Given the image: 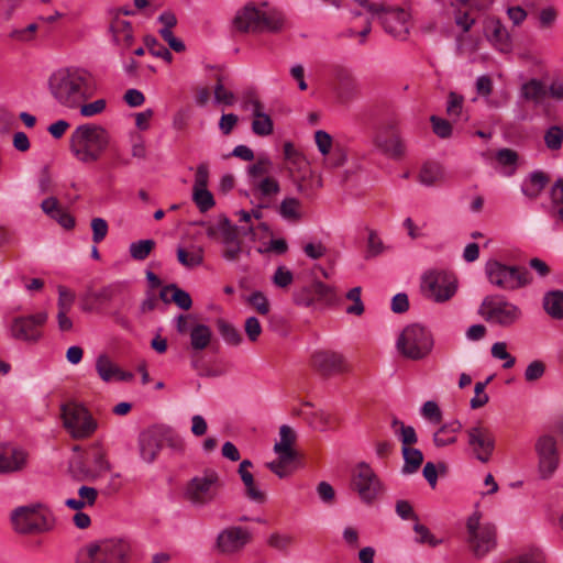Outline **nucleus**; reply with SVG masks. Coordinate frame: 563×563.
Wrapping results in <instances>:
<instances>
[{
  "label": "nucleus",
  "mask_w": 563,
  "mask_h": 563,
  "mask_svg": "<svg viewBox=\"0 0 563 563\" xmlns=\"http://www.w3.org/2000/svg\"><path fill=\"white\" fill-rule=\"evenodd\" d=\"M48 88L55 100L67 108H77L96 89L93 75L85 68L68 67L53 73Z\"/></svg>",
  "instance_id": "obj_1"
},
{
  "label": "nucleus",
  "mask_w": 563,
  "mask_h": 563,
  "mask_svg": "<svg viewBox=\"0 0 563 563\" xmlns=\"http://www.w3.org/2000/svg\"><path fill=\"white\" fill-rule=\"evenodd\" d=\"M285 16L277 8L262 7L254 3L245 4L233 19V26L241 33H278L283 30Z\"/></svg>",
  "instance_id": "obj_2"
},
{
  "label": "nucleus",
  "mask_w": 563,
  "mask_h": 563,
  "mask_svg": "<svg viewBox=\"0 0 563 563\" xmlns=\"http://www.w3.org/2000/svg\"><path fill=\"white\" fill-rule=\"evenodd\" d=\"M110 134L101 125L86 123L78 125L70 135L69 148L81 163L97 162L110 144Z\"/></svg>",
  "instance_id": "obj_3"
},
{
  "label": "nucleus",
  "mask_w": 563,
  "mask_h": 563,
  "mask_svg": "<svg viewBox=\"0 0 563 563\" xmlns=\"http://www.w3.org/2000/svg\"><path fill=\"white\" fill-rule=\"evenodd\" d=\"M434 340L431 332L419 323L407 325L399 334L396 347L408 360L420 361L432 351Z\"/></svg>",
  "instance_id": "obj_4"
},
{
  "label": "nucleus",
  "mask_w": 563,
  "mask_h": 563,
  "mask_svg": "<svg viewBox=\"0 0 563 563\" xmlns=\"http://www.w3.org/2000/svg\"><path fill=\"white\" fill-rule=\"evenodd\" d=\"M222 483L219 474L213 470H206L202 475L192 477L185 489L186 499L195 507H203L213 503Z\"/></svg>",
  "instance_id": "obj_5"
},
{
  "label": "nucleus",
  "mask_w": 563,
  "mask_h": 563,
  "mask_svg": "<svg viewBox=\"0 0 563 563\" xmlns=\"http://www.w3.org/2000/svg\"><path fill=\"white\" fill-rule=\"evenodd\" d=\"M131 551L123 539H104L86 547L87 558L77 563H126Z\"/></svg>",
  "instance_id": "obj_6"
},
{
  "label": "nucleus",
  "mask_w": 563,
  "mask_h": 563,
  "mask_svg": "<svg viewBox=\"0 0 563 563\" xmlns=\"http://www.w3.org/2000/svg\"><path fill=\"white\" fill-rule=\"evenodd\" d=\"M110 467L104 452L99 448L87 455L76 456L69 462V473L78 482H93L110 471Z\"/></svg>",
  "instance_id": "obj_7"
},
{
  "label": "nucleus",
  "mask_w": 563,
  "mask_h": 563,
  "mask_svg": "<svg viewBox=\"0 0 563 563\" xmlns=\"http://www.w3.org/2000/svg\"><path fill=\"white\" fill-rule=\"evenodd\" d=\"M485 272L492 284L507 290L521 288L531 282L530 273L526 267L508 266L496 260L486 263Z\"/></svg>",
  "instance_id": "obj_8"
},
{
  "label": "nucleus",
  "mask_w": 563,
  "mask_h": 563,
  "mask_svg": "<svg viewBox=\"0 0 563 563\" xmlns=\"http://www.w3.org/2000/svg\"><path fill=\"white\" fill-rule=\"evenodd\" d=\"M467 542L476 558H483L497 544V531L493 523H481V516L475 512L466 522Z\"/></svg>",
  "instance_id": "obj_9"
},
{
  "label": "nucleus",
  "mask_w": 563,
  "mask_h": 563,
  "mask_svg": "<svg viewBox=\"0 0 563 563\" xmlns=\"http://www.w3.org/2000/svg\"><path fill=\"white\" fill-rule=\"evenodd\" d=\"M65 429L74 439L89 438L97 429V422L86 407L76 402L62 405Z\"/></svg>",
  "instance_id": "obj_10"
},
{
  "label": "nucleus",
  "mask_w": 563,
  "mask_h": 563,
  "mask_svg": "<svg viewBox=\"0 0 563 563\" xmlns=\"http://www.w3.org/2000/svg\"><path fill=\"white\" fill-rule=\"evenodd\" d=\"M456 289V277L445 271H428L421 278L422 292L435 302L448 301L455 295Z\"/></svg>",
  "instance_id": "obj_11"
},
{
  "label": "nucleus",
  "mask_w": 563,
  "mask_h": 563,
  "mask_svg": "<svg viewBox=\"0 0 563 563\" xmlns=\"http://www.w3.org/2000/svg\"><path fill=\"white\" fill-rule=\"evenodd\" d=\"M48 320L46 311L13 317L8 324L10 336L26 343H36L43 336V328Z\"/></svg>",
  "instance_id": "obj_12"
},
{
  "label": "nucleus",
  "mask_w": 563,
  "mask_h": 563,
  "mask_svg": "<svg viewBox=\"0 0 563 563\" xmlns=\"http://www.w3.org/2000/svg\"><path fill=\"white\" fill-rule=\"evenodd\" d=\"M479 312L486 321L501 327H510L522 314L518 306L498 296H487L481 305Z\"/></svg>",
  "instance_id": "obj_13"
},
{
  "label": "nucleus",
  "mask_w": 563,
  "mask_h": 563,
  "mask_svg": "<svg viewBox=\"0 0 563 563\" xmlns=\"http://www.w3.org/2000/svg\"><path fill=\"white\" fill-rule=\"evenodd\" d=\"M40 507V505L21 506L13 510L11 521L16 532L35 534L52 529V522L38 511Z\"/></svg>",
  "instance_id": "obj_14"
},
{
  "label": "nucleus",
  "mask_w": 563,
  "mask_h": 563,
  "mask_svg": "<svg viewBox=\"0 0 563 563\" xmlns=\"http://www.w3.org/2000/svg\"><path fill=\"white\" fill-rule=\"evenodd\" d=\"M534 451L538 456V471L543 479L550 478L559 467L560 453L554 437L550 434L540 435L534 443Z\"/></svg>",
  "instance_id": "obj_15"
},
{
  "label": "nucleus",
  "mask_w": 563,
  "mask_h": 563,
  "mask_svg": "<svg viewBox=\"0 0 563 563\" xmlns=\"http://www.w3.org/2000/svg\"><path fill=\"white\" fill-rule=\"evenodd\" d=\"M292 300L297 306L310 307L314 302L333 305L338 300L335 289L320 280L300 287L292 292Z\"/></svg>",
  "instance_id": "obj_16"
},
{
  "label": "nucleus",
  "mask_w": 563,
  "mask_h": 563,
  "mask_svg": "<svg viewBox=\"0 0 563 563\" xmlns=\"http://www.w3.org/2000/svg\"><path fill=\"white\" fill-rule=\"evenodd\" d=\"M467 444L474 456L482 463H487L495 450V437L482 422L466 430Z\"/></svg>",
  "instance_id": "obj_17"
},
{
  "label": "nucleus",
  "mask_w": 563,
  "mask_h": 563,
  "mask_svg": "<svg viewBox=\"0 0 563 563\" xmlns=\"http://www.w3.org/2000/svg\"><path fill=\"white\" fill-rule=\"evenodd\" d=\"M377 14L383 27L387 33L397 38H406L409 32V13L401 8L378 7Z\"/></svg>",
  "instance_id": "obj_18"
},
{
  "label": "nucleus",
  "mask_w": 563,
  "mask_h": 563,
  "mask_svg": "<svg viewBox=\"0 0 563 563\" xmlns=\"http://www.w3.org/2000/svg\"><path fill=\"white\" fill-rule=\"evenodd\" d=\"M352 486L358 493L360 498L366 504H371L380 490L378 477L366 463L357 465Z\"/></svg>",
  "instance_id": "obj_19"
},
{
  "label": "nucleus",
  "mask_w": 563,
  "mask_h": 563,
  "mask_svg": "<svg viewBox=\"0 0 563 563\" xmlns=\"http://www.w3.org/2000/svg\"><path fill=\"white\" fill-rule=\"evenodd\" d=\"M311 366L324 377L346 373L350 369L345 357L330 350L316 351L311 355Z\"/></svg>",
  "instance_id": "obj_20"
},
{
  "label": "nucleus",
  "mask_w": 563,
  "mask_h": 563,
  "mask_svg": "<svg viewBox=\"0 0 563 563\" xmlns=\"http://www.w3.org/2000/svg\"><path fill=\"white\" fill-rule=\"evenodd\" d=\"M251 540L250 532L242 527H229L217 537L216 549L220 554L231 555L240 552Z\"/></svg>",
  "instance_id": "obj_21"
},
{
  "label": "nucleus",
  "mask_w": 563,
  "mask_h": 563,
  "mask_svg": "<svg viewBox=\"0 0 563 563\" xmlns=\"http://www.w3.org/2000/svg\"><path fill=\"white\" fill-rule=\"evenodd\" d=\"M164 446V438L162 430L148 429L139 435V451L141 459L146 463H153L162 448Z\"/></svg>",
  "instance_id": "obj_22"
},
{
  "label": "nucleus",
  "mask_w": 563,
  "mask_h": 563,
  "mask_svg": "<svg viewBox=\"0 0 563 563\" xmlns=\"http://www.w3.org/2000/svg\"><path fill=\"white\" fill-rule=\"evenodd\" d=\"M26 453L18 448L0 444V473L21 471L26 464Z\"/></svg>",
  "instance_id": "obj_23"
},
{
  "label": "nucleus",
  "mask_w": 563,
  "mask_h": 563,
  "mask_svg": "<svg viewBox=\"0 0 563 563\" xmlns=\"http://www.w3.org/2000/svg\"><path fill=\"white\" fill-rule=\"evenodd\" d=\"M112 41L122 49H129L134 43V33L132 24L122 19V16L113 15L109 25Z\"/></svg>",
  "instance_id": "obj_24"
},
{
  "label": "nucleus",
  "mask_w": 563,
  "mask_h": 563,
  "mask_svg": "<svg viewBox=\"0 0 563 563\" xmlns=\"http://www.w3.org/2000/svg\"><path fill=\"white\" fill-rule=\"evenodd\" d=\"M206 234L209 239L225 244L239 239V229L229 218L221 216L217 223L207 227Z\"/></svg>",
  "instance_id": "obj_25"
},
{
  "label": "nucleus",
  "mask_w": 563,
  "mask_h": 563,
  "mask_svg": "<svg viewBox=\"0 0 563 563\" xmlns=\"http://www.w3.org/2000/svg\"><path fill=\"white\" fill-rule=\"evenodd\" d=\"M305 168L306 169L302 172V175L296 176L292 173V167H288L297 191L306 198L312 199L316 191L322 187V178L320 175L312 173L308 167Z\"/></svg>",
  "instance_id": "obj_26"
},
{
  "label": "nucleus",
  "mask_w": 563,
  "mask_h": 563,
  "mask_svg": "<svg viewBox=\"0 0 563 563\" xmlns=\"http://www.w3.org/2000/svg\"><path fill=\"white\" fill-rule=\"evenodd\" d=\"M42 211L51 219L57 221L65 229H73L75 227V219L66 212L59 205L55 197H48L41 203Z\"/></svg>",
  "instance_id": "obj_27"
},
{
  "label": "nucleus",
  "mask_w": 563,
  "mask_h": 563,
  "mask_svg": "<svg viewBox=\"0 0 563 563\" xmlns=\"http://www.w3.org/2000/svg\"><path fill=\"white\" fill-rule=\"evenodd\" d=\"M263 104L258 99H252V112L254 120L252 131L258 136H267L273 133L274 123L271 117L263 112Z\"/></svg>",
  "instance_id": "obj_28"
},
{
  "label": "nucleus",
  "mask_w": 563,
  "mask_h": 563,
  "mask_svg": "<svg viewBox=\"0 0 563 563\" xmlns=\"http://www.w3.org/2000/svg\"><path fill=\"white\" fill-rule=\"evenodd\" d=\"M519 95L525 101L540 106L548 97V88L540 79L532 78L521 85Z\"/></svg>",
  "instance_id": "obj_29"
},
{
  "label": "nucleus",
  "mask_w": 563,
  "mask_h": 563,
  "mask_svg": "<svg viewBox=\"0 0 563 563\" xmlns=\"http://www.w3.org/2000/svg\"><path fill=\"white\" fill-rule=\"evenodd\" d=\"M550 177L542 170H534L529 178L522 184L521 191L529 199H537L545 188Z\"/></svg>",
  "instance_id": "obj_30"
},
{
  "label": "nucleus",
  "mask_w": 563,
  "mask_h": 563,
  "mask_svg": "<svg viewBox=\"0 0 563 563\" xmlns=\"http://www.w3.org/2000/svg\"><path fill=\"white\" fill-rule=\"evenodd\" d=\"M190 347L194 351L206 350L212 340V330L209 325L203 323H195L189 330Z\"/></svg>",
  "instance_id": "obj_31"
},
{
  "label": "nucleus",
  "mask_w": 563,
  "mask_h": 563,
  "mask_svg": "<svg viewBox=\"0 0 563 563\" xmlns=\"http://www.w3.org/2000/svg\"><path fill=\"white\" fill-rule=\"evenodd\" d=\"M280 440L276 442L274 445V452L276 454H283L284 460L287 457H298L297 452L292 449V444L296 441V434L294 430L287 426L283 424L279 429Z\"/></svg>",
  "instance_id": "obj_32"
},
{
  "label": "nucleus",
  "mask_w": 563,
  "mask_h": 563,
  "mask_svg": "<svg viewBox=\"0 0 563 563\" xmlns=\"http://www.w3.org/2000/svg\"><path fill=\"white\" fill-rule=\"evenodd\" d=\"M462 423L459 420H453L441 426L433 434V443L438 448L451 445L456 442L455 433L460 432Z\"/></svg>",
  "instance_id": "obj_33"
},
{
  "label": "nucleus",
  "mask_w": 563,
  "mask_h": 563,
  "mask_svg": "<svg viewBox=\"0 0 563 563\" xmlns=\"http://www.w3.org/2000/svg\"><path fill=\"white\" fill-rule=\"evenodd\" d=\"M339 81L338 98L340 102H349L358 96V84L350 74H340Z\"/></svg>",
  "instance_id": "obj_34"
},
{
  "label": "nucleus",
  "mask_w": 563,
  "mask_h": 563,
  "mask_svg": "<svg viewBox=\"0 0 563 563\" xmlns=\"http://www.w3.org/2000/svg\"><path fill=\"white\" fill-rule=\"evenodd\" d=\"M419 180L426 186L437 185L444 180V169L438 163L428 162L421 167Z\"/></svg>",
  "instance_id": "obj_35"
},
{
  "label": "nucleus",
  "mask_w": 563,
  "mask_h": 563,
  "mask_svg": "<svg viewBox=\"0 0 563 563\" xmlns=\"http://www.w3.org/2000/svg\"><path fill=\"white\" fill-rule=\"evenodd\" d=\"M401 452L404 456L402 474L408 475L416 473L423 462L422 452L419 449L410 446H402Z\"/></svg>",
  "instance_id": "obj_36"
},
{
  "label": "nucleus",
  "mask_w": 563,
  "mask_h": 563,
  "mask_svg": "<svg viewBox=\"0 0 563 563\" xmlns=\"http://www.w3.org/2000/svg\"><path fill=\"white\" fill-rule=\"evenodd\" d=\"M251 185L254 195H258L263 199L271 198L280 191L279 183L269 176L255 180Z\"/></svg>",
  "instance_id": "obj_37"
},
{
  "label": "nucleus",
  "mask_w": 563,
  "mask_h": 563,
  "mask_svg": "<svg viewBox=\"0 0 563 563\" xmlns=\"http://www.w3.org/2000/svg\"><path fill=\"white\" fill-rule=\"evenodd\" d=\"M375 144L385 154L391 157H400L405 153V145L398 135H393L390 139L385 140L379 135L375 137Z\"/></svg>",
  "instance_id": "obj_38"
},
{
  "label": "nucleus",
  "mask_w": 563,
  "mask_h": 563,
  "mask_svg": "<svg viewBox=\"0 0 563 563\" xmlns=\"http://www.w3.org/2000/svg\"><path fill=\"white\" fill-rule=\"evenodd\" d=\"M545 311L554 319L563 318V291L556 290L545 295L543 299Z\"/></svg>",
  "instance_id": "obj_39"
},
{
  "label": "nucleus",
  "mask_w": 563,
  "mask_h": 563,
  "mask_svg": "<svg viewBox=\"0 0 563 563\" xmlns=\"http://www.w3.org/2000/svg\"><path fill=\"white\" fill-rule=\"evenodd\" d=\"M96 371L103 382L109 383L115 379L119 367L110 360L108 355L101 354L97 357Z\"/></svg>",
  "instance_id": "obj_40"
},
{
  "label": "nucleus",
  "mask_w": 563,
  "mask_h": 563,
  "mask_svg": "<svg viewBox=\"0 0 563 563\" xmlns=\"http://www.w3.org/2000/svg\"><path fill=\"white\" fill-rule=\"evenodd\" d=\"M216 324L220 335L222 336L227 344L233 346H238L241 344L242 335L233 324H231L224 319H218L216 321Z\"/></svg>",
  "instance_id": "obj_41"
},
{
  "label": "nucleus",
  "mask_w": 563,
  "mask_h": 563,
  "mask_svg": "<svg viewBox=\"0 0 563 563\" xmlns=\"http://www.w3.org/2000/svg\"><path fill=\"white\" fill-rule=\"evenodd\" d=\"M300 207L301 203L297 198L287 197L280 202L278 212L285 220L299 221L301 218Z\"/></svg>",
  "instance_id": "obj_42"
},
{
  "label": "nucleus",
  "mask_w": 563,
  "mask_h": 563,
  "mask_svg": "<svg viewBox=\"0 0 563 563\" xmlns=\"http://www.w3.org/2000/svg\"><path fill=\"white\" fill-rule=\"evenodd\" d=\"M486 31L488 33V37L499 45L501 51L509 47L507 30L499 21H492L490 24L486 26Z\"/></svg>",
  "instance_id": "obj_43"
},
{
  "label": "nucleus",
  "mask_w": 563,
  "mask_h": 563,
  "mask_svg": "<svg viewBox=\"0 0 563 563\" xmlns=\"http://www.w3.org/2000/svg\"><path fill=\"white\" fill-rule=\"evenodd\" d=\"M156 243L152 239L139 240L130 244V255L135 261H144L154 250Z\"/></svg>",
  "instance_id": "obj_44"
},
{
  "label": "nucleus",
  "mask_w": 563,
  "mask_h": 563,
  "mask_svg": "<svg viewBox=\"0 0 563 563\" xmlns=\"http://www.w3.org/2000/svg\"><path fill=\"white\" fill-rule=\"evenodd\" d=\"M178 262L188 268L197 267L203 262V252L201 249H195L191 252L183 247L177 249Z\"/></svg>",
  "instance_id": "obj_45"
},
{
  "label": "nucleus",
  "mask_w": 563,
  "mask_h": 563,
  "mask_svg": "<svg viewBox=\"0 0 563 563\" xmlns=\"http://www.w3.org/2000/svg\"><path fill=\"white\" fill-rule=\"evenodd\" d=\"M144 44L153 56L159 57L167 63H170L173 60V54L170 53V51L163 44H161L157 41V38L153 35L144 36Z\"/></svg>",
  "instance_id": "obj_46"
},
{
  "label": "nucleus",
  "mask_w": 563,
  "mask_h": 563,
  "mask_svg": "<svg viewBox=\"0 0 563 563\" xmlns=\"http://www.w3.org/2000/svg\"><path fill=\"white\" fill-rule=\"evenodd\" d=\"M238 472L241 476L243 484L245 485L247 497L254 501L264 503L265 495L263 492L256 488L253 474L247 470Z\"/></svg>",
  "instance_id": "obj_47"
},
{
  "label": "nucleus",
  "mask_w": 563,
  "mask_h": 563,
  "mask_svg": "<svg viewBox=\"0 0 563 563\" xmlns=\"http://www.w3.org/2000/svg\"><path fill=\"white\" fill-rule=\"evenodd\" d=\"M272 161L268 157H258L257 162L251 165L247 169L251 184L264 178L263 176L268 175L272 170Z\"/></svg>",
  "instance_id": "obj_48"
},
{
  "label": "nucleus",
  "mask_w": 563,
  "mask_h": 563,
  "mask_svg": "<svg viewBox=\"0 0 563 563\" xmlns=\"http://www.w3.org/2000/svg\"><path fill=\"white\" fill-rule=\"evenodd\" d=\"M545 146L551 151H559L563 143V129L559 125L550 126L544 133Z\"/></svg>",
  "instance_id": "obj_49"
},
{
  "label": "nucleus",
  "mask_w": 563,
  "mask_h": 563,
  "mask_svg": "<svg viewBox=\"0 0 563 563\" xmlns=\"http://www.w3.org/2000/svg\"><path fill=\"white\" fill-rule=\"evenodd\" d=\"M162 437L164 438V445H167L174 453L183 454L185 452V441L178 433L167 429L162 430Z\"/></svg>",
  "instance_id": "obj_50"
},
{
  "label": "nucleus",
  "mask_w": 563,
  "mask_h": 563,
  "mask_svg": "<svg viewBox=\"0 0 563 563\" xmlns=\"http://www.w3.org/2000/svg\"><path fill=\"white\" fill-rule=\"evenodd\" d=\"M192 200L201 212L210 210L216 203L208 189H192Z\"/></svg>",
  "instance_id": "obj_51"
},
{
  "label": "nucleus",
  "mask_w": 563,
  "mask_h": 563,
  "mask_svg": "<svg viewBox=\"0 0 563 563\" xmlns=\"http://www.w3.org/2000/svg\"><path fill=\"white\" fill-rule=\"evenodd\" d=\"M283 457V454H277V460L266 464V466L279 478H285L289 475L290 472L288 471V467L297 460L295 457H287L284 460Z\"/></svg>",
  "instance_id": "obj_52"
},
{
  "label": "nucleus",
  "mask_w": 563,
  "mask_h": 563,
  "mask_svg": "<svg viewBox=\"0 0 563 563\" xmlns=\"http://www.w3.org/2000/svg\"><path fill=\"white\" fill-rule=\"evenodd\" d=\"M361 294L362 288L360 286H356L346 292V299L353 301V305L346 307L345 309L347 314L361 316L364 312V305L361 299Z\"/></svg>",
  "instance_id": "obj_53"
},
{
  "label": "nucleus",
  "mask_w": 563,
  "mask_h": 563,
  "mask_svg": "<svg viewBox=\"0 0 563 563\" xmlns=\"http://www.w3.org/2000/svg\"><path fill=\"white\" fill-rule=\"evenodd\" d=\"M223 76L217 75V84L214 86V101L225 106H232L235 101L234 93L227 90L223 85Z\"/></svg>",
  "instance_id": "obj_54"
},
{
  "label": "nucleus",
  "mask_w": 563,
  "mask_h": 563,
  "mask_svg": "<svg viewBox=\"0 0 563 563\" xmlns=\"http://www.w3.org/2000/svg\"><path fill=\"white\" fill-rule=\"evenodd\" d=\"M492 378L493 377L490 376L485 382H477L475 384V388H474L475 396L470 401V406L472 409H478L488 402L489 397L485 393V388H486L487 384L492 380Z\"/></svg>",
  "instance_id": "obj_55"
},
{
  "label": "nucleus",
  "mask_w": 563,
  "mask_h": 563,
  "mask_svg": "<svg viewBox=\"0 0 563 563\" xmlns=\"http://www.w3.org/2000/svg\"><path fill=\"white\" fill-rule=\"evenodd\" d=\"M284 156L290 165L297 167L299 170L303 167H308L307 161L298 153L290 142H286L284 144Z\"/></svg>",
  "instance_id": "obj_56"
},
{
  "label": "nucleus",
  "mask_w": 563,
  "mask_h": 563,
  "mask_svg": "<svg viewBox=\"0 0 563 563\" xmlns=\"http://www.w3.org/2000/svg\"><path fill=\"white\" fill-rule=\"evenodd\" d=\"M464 104V97L454 91L448 96L446 114L450 118L456 119L461 115Z\"/></svg>",
  "instance_id": "obj_57"
},
{
  "label": "nucleus",
  "mask_w": 563,
  "mask_h": 563,
  "mask_svg": "<svg viewBox=\"0 0 563 563\" xmlns=\"http://www.w3.org/2000/svg\"><path fill=\"white\" fill-rule=\"evenodd\" d=\"M273 284L278 288H287L294 282V274L285 266H278L272 277Z\"/></svg>",
  "instance_id": "obj_58"
},
{
  "label": "nucleus",
  "mask_w": 563,
  "mask_h": 563,
  "mask_svg": "<svg viewBox=\"0 0 563 563\" xmlns=\"http://www.w3.org/2000/svg\"><path fill=\"white\" fill-rule=\"evenodd\" d=\"M430 122L432 124L433 132L441 139H448L452 135L451 123L437 115H431Z\"/></svg>",
  "instance_id": "obj_59"
},
{
  "label": "nucleus",
  "mask_w": 563,
  "mask_h": 563,
  "mask_svg": "<svg viewBox=\"0 0 563 563\" xmlns=\"http://www.w3.org/2000/svg\"><path fill=\"white\" fill-rule=\"evenodd\" d=\"M58 311L69 312L75 301V294L65 286L59 285L58 288Z\"/></svg>",
  "instance_id": "obj_60"
},
{
  "label": "nucleus",
  "mask_w": 563,
  "mask_h": 563,
  "mask_svg": "<svg viewBox=\"0 0 563 563\" xmlns=\"http://www.w3.org/2000/svg\"><path fill=\"white\" fill-rule=\"evenodd\" d=\"M119 287L115 285H108L102 287L101 289L89 294V297L95 301L103 305L110 302L114 296L118 294Z\"/></svg>",
  "instance_id": "obj_61"
},
{
  "label": "nucleus",
  "mask_w": 563,
  "mask_h": 563,
  "mask_svg": "<svg viewBox=\"0 0 563 563\" xmlns=\"http://www.w3.org/2000/svg\"><path fill=\"white\" fill-rule=\"evenodd\" d=\"M413 531L418 534L416 541L419 543H428L431 547H437L441 543V540L435 539L428 527L419 523L418 521L413 526Z\"/></svg>",
  "instance_id": "obj_62"
},
{
  "label": "nucleus",
  "mask_w": 563,
  "mask_h": 563,
  "mask_svg": "<svg viewBox=\"0 0 563 563\" xmlns=\"http://www.w3.org/2000/svg\"><path fill=\"white\" fill-rule=\"evenodd\" d=\"M222 257L228 262H235L240 258L242 253V242L240 239L233 242L222 244Z\"/></svg>",
  "instance_id": "obj_63"
},
{
  "label": "nucleus",
  "mask_w": 563,
  "mask_h": 563,
  "mask_svg": "<svg viewBox=\"0 0 563 563\" xmlns=\"http://www.w3.org/2000/svg\"><path fill=\"white\" fill-rule=\"evenodd\" d=\"M172 302L176 303L183 310H189L192 306V299L186 290L180 289L176 284L170 296Z\"/></svg>",
  "instance_id": "obj_64"
}]
</instances>
